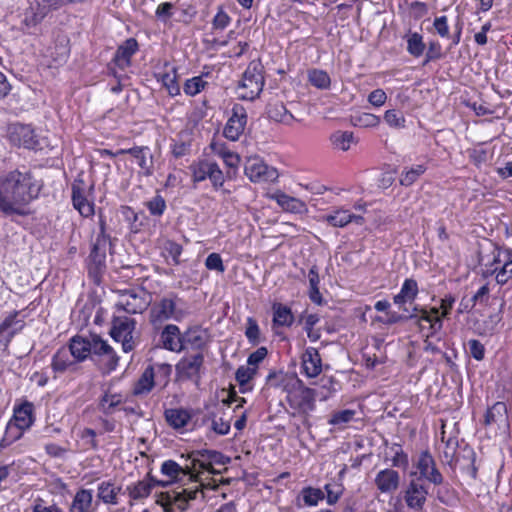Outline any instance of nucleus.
Instances as JSON below:
<instances>
[{"mask_svg": "<svg viewBox=\"0 0 512 512\" xmlns=\"http://www.w3.org/2000/svg\"><path fill=\"white\" fill-rule=\"evenodd\" d=\"M42 185L31 171L15 169L0 177V213L25 217L29 205L38 198Z\"/></svg>", "mask_w": 512, "mask_h": 512, "instance_id": "nucleus-1", "label": "nucleus"}, {"mask_svg": "<svg viewBox=\"0 0 512 512\" xmlns=\"http://www.w3.org/2000/svg\"><path fill=\"white\" fill-rule=\"evenodd\" d=\"M181 302V298L174 293H170L154 302L149 311V321L153 327L160 329L169 320L181 321L187 315V312L180 305Z\"/></svg>", "mask_w": 512, "mask_h": 512, "instance_id": "nucleus-2", "label": "nucleus"}, {"mask_svg": "<svg viewBox=\"0 0 512 512\" xmlns=\"http://www.w3.org/2000/svg\"><path fill=\"white\" fill-rule=\"evenodd\" d=\"M264 84L263 65L260 61H251L238 85L239 98L253 101L262 92Z\"/></svg>", "mask_w": 512, "mask_h": 512, "instance_id": "nucleus-3", "label": "nucleus"}, {"mask_svg": "<svg viewBox=\"0 0 512 512\" xmlns=\"http://www.w3.org/2000/svg\"><path fill=\"white\" fill-rule=\"evenodd\" d=\"M317 392L302 384L300 380L288 390L287 402L297 413L309 415L316 408Z\"/></svg>", "mask_w": 512, "mask_h": 512, "instance_id": "nucleus-4", "label": "nucleus"}, {"mask_svg": "<svg viewBox=\"0 0 512 512\" xmlns=\"http://www.w3.org/2000/svg\"><path fill=\"white\" fill-rule=\"evenodd\" d=\"M494 275L497 284L504 285L512 278V249L497 247L493 251L490 268L483 271V276Z\"/></svg>", "mask_w": 512, "mask_h": 512, "instance_id": "nucleus-5", "label": "nucleus"}, {"mask_svg": "<svg viewBox=\"0 0 512 512\" xmlns=\"http://www.w3.org/2000/svg\"><path fill=\"white\" fill-rule=\"evenodd\" d=\"M429 490L420 479H410L400 493V498L412 512H423L428 500Z\"/></svg>", "mask_w": 512, "mask_h": 512, "instance_id": "nucleus-6", "label": "nucleus"}, {"mask_svg": "<svg viewBox=\"0 0 512 512\" xmlns=\"http://www.w3.org/2000/svg\"><path fill=\"white\" fill-rule=\"evenodd\" d=\"M417 472H410L411 479H423L434 485H441L444 482V477L436 466L433 456L428 451L420 453L417 462L415 463Z\"/></svg>", "mask_w": 512, "mask_h": 512, "instance_id": "nucleus-7", "label": "nucleus"}, {"mask_svg": "<svg viewBox=\"0 0 512 512\" xmlns=\"http://www.w3.org/2000/svg\"><path fill=\"white\" fill-rule=\"evenodd\" d=\"M248 115L245 107L239 103H235L231 109L224 129L223 136L230 141H237L244 133L247 125Z\"/></svg>", "mask_w": 512, "mask_h": 512, "instance_id": "nucleus-8", "label": "nucleus"}, {"mask_svg": "<svg viewBox=\"0 0 512 512\" xmlns=\"http://www.w3.org/2000/svg\"><path fill=\"white\" fill-rule=\"evenodd\" d=\"M244 173L254 183L273 182L279 176L274 167L268 166L258 157L247 159Z\"/></svg>", "mask_w": 512, "mask_h": 512, "instance_id": "nucleus-9", "label": "nucleus"}, {"mask_svg": "<svg viewBox=\"0 0 512 512\" xmlns=\"http://www.w3.org/2000/svg\"><path fill=\"white\" fill-rule=\"evenodd\" d=\"M135 329V320L129 317H115L112 323L111 336L115 341L122 343V349L128 353L134 349L132 333Z\"/></svg>", "mask_w": 512, "mask_h": 512, "instance_id": "nucleus-10", "label": "nucleus"}, {"mask_svg": "<svg viewBox=\"0 0 512 512\" xmlns=\"http://www.w3.org/2000/svg\"><path fill=\"white\" fill-rule=\"evenodd\" d=\"M196 455L197 458L192 459V466L196 477L204 471L211 474L216 473L213 464L225 465L230 462L228 457L215 450H200L196 452Z\"/></svg>", "mask_w": 512, "mask_h": 512, "instance_id": "nucleus-11", "label": "nucleus"}, {"mask_svg": "<svg viewBox=\"0 0 512 512\" xmlns=\"http://www.w3.org/2000/svg\"><path fill=\"white\" fill-rule=\"evenodd\" d=\"M91 355L98 357L106 372H111L118 365V356L113 348L98 335L90 336Z\"/></svg>", "mask_w": 512, "mask_h": 512, "instance_id": "nucleus-12", "label": "nucleus"}, {"mask_svg": "<svg viewBox=\"0 0 512 512\" xmlns=\"http://www.w3.org/2000/svg\"><path fill=\"white\" fill-rule=\"evenodd\" d=\"M148 305L145 299V292L143 290L128 289L124 290L117 306L129 314L141 313Z\"/></svg>", "mask_w": 512, "mask_h": 512, "instance_id": "nucleus-13", "label": "nucleus"}, {"mask_svg": "<svg viewBox=\"0 0 512 512\" xmlns=\"http://www.w3.org/2000/svg\"><path fill=\"white\" fill-rule=\"evenodd\" d=\"M408 318H410V321H412L421 332L425 329L422 323H429L427 337L434 336L443 328L442 317L439 315V309L437 307L430 309L425 307L419 316L408 315Z\"/></svg>", "mask_w": 512, "mask_h": 512, "instance_id": "nucleus-14", "label": "nucleus"}, {"mask_svg": "<svg viewBox=\"0 0 512 512\" xmlns=\"http://www.w3.org/2000/svg\"><path fill=\"white\" fill-rule=\"evenodd\" d=\"M19 312L13 311L0 323V345L6 350L15 335L20 333L25 326L22 319H18Z\"/></svg>", "mask_w": 512, "mask_h": 512, "instance_id": "nucleus-15", "label": "nucleus"}, {"mask_svg": "<svg viewBox=\"0 0 512 512\" xmlns=\"http://www.w3.org/2000/svg\"><path fill=\"white\" fill-rule=\"evenodd\" d=\"M72 203L74 208L83 217H90L94 214V203L87 199V190L83 180H75L72 184Z\"/></svg>", "mask_w": 512, "mask_h": 512, "instance_id": "nucleus-16", "label": "nucleus"}, {"mask_svg": "<svg viewBox=\"0 0 512 512\" xmlns=\"http://www.w3.org/2000/svg\"><path fill=\"white\" fill-rule=\"evenodd\" d=\"M204 363V355L198 352L183 357L176 364V373L180 379H192L198 377Z\"/></svg>", "mask_w": 512, "mask_h": 512, "instance_id": "nucleus-17", "label": "nucleus"}, {"mask_svg": "<svg viewBox=\"0 0 512 512\" xmlns=\"http://www.w3.org/2000/svg\"><path fill=\"white\" fill-rule=\"evenodd\" d=\"M117 154H130L137 161L143 175L151 176L154 173V160L151 150L147 146H134L129 149H119Z\"/></svg>", "mask_w": 512, "mask_h": 512, "instance_id": "nucleus-18", "label": "nucleus"}, {"mask_svg": "<svg viewBox=\"0 0 512 512\" xmlns=\"http://www.w3.org/2000/svg\"><path fill=\"white\" fill-rule=\"evenodd\" d=\"M400 483L401 477L399 472L392 468L380 470L374 478L377 490L383 494H393L399 489Z\"/></svg>", "mask_w": 512, "mask_h": 512, "instance_id": "nucleus-19", "label": "nucleus"}, {"mask_svg": "<svg viewBox=\"0 0 512 512\" xmlns=\"http://www.w3.org/2000/svg\"><path fill=\"white\" fill-rule=\"evenodd\" d=\"M9 138L13 144L27 149H35L38 145L36 135L30 125H13L9 131Z\"/></svg>", "mask_w": 512, "mask_h": 512, "instance_id": "nucleus-20", "label": "nucleus"}, {"mask_svg": "<svg viewBox=\"0 0 512 512\" xmlns=\"http://www.w3.org/2000/svg\"><path fill=\"white\" fill-rule=\"evenodd\" d=\"M323 221L328 225L336 228H344L350 223L356 225H363L364 218L361 215H356L345 208L333 209L330 213L322 217Z\"/></svg>", "mask_w": 512, "mask_h": 512, "instance_id": "nucleus-21", "label": "nucleus"}, {"mask_svg": "<svg viewBox=\"0 0 512 512\" xmlns=\"http://www.w3.org/2000/svg\"><path fill=\"white\" fill-rule=\"evenodd\" d=\"M160 342L162 347L172 352H181L184 350L183 335L177 325L168 324L160 333Z\"/></svg>", "mask_w": 512, "mask_h": 512, "instance_id": "nucleus-22", "label": "nucleus"}, {"mask_svg": "<svg viewBox=\"0 0 512 512\" xmlns=\"http://www.w3.org/2000/svg\"><path fill=\"white\" fill-rule=\"evenodd\" d=\"M77 361L73 358L66 347L57 350L51 361V368L55 374L74 372L77 370Z\"/></svg>", "mask_w": 512, "mask_h": 512, "instance_id": "nucleus-23", "label": "nucleus"}, {"mask_svg": "<svg viewBox=\"0 0 512 512\" xmlns=\"http://www.w3.org/2000/svg\"><path fill=\"white\" fill-rule=\"evenodd\" d=\"M302 369L309 378H315L322 372V360L316 348L305 349L302 355Z\"/></svg>", "mask_w": 512, "mask_h": 512, "instance_id": "nucleus-24", "label": "nucleus"}, {"mask_svg": "<svg viewBox=\"0 0 512 512\" xmlns=\"http://www.w3.org/2000/svg\"><path fill=\"white\" fill-rule=\"evenodd\" d=\"M183 342L184 349L189 346L192 349L202 350L210 342V335L206 329L192 327L183 334Z\"/></svg>", "mask_w": 512, "mask_h": 512, "instance_id": "nucleus-25", "label": "nucleus"}, {"mask_svg": "<svg viewBox=\"0 0 512 512\" xmlns=\"http://www.w3.org/2000/svg\"><path fill=\"white\" fill-rule=\"evenodd\" d=\"M111 243L108 233L98 232L93 242L90 258L98 269L105 264L107 246Z\"/></svg>", "mask_w": 512, "mask_h": 512, "instance_id": "nucleus-26", "label": "nucleus"}, {"mask_svg": "<svg viewBox=\"0 0 512 512\" xmlns=\"http://www.w3.org/2000/svg\"><path fill=\"white\" fill-rule=\"evenodd\" d=\"M155 377V368L153 366H148L135 382L132 394L137 397L148 395L157 384Z\"/></svg>", "mask_w": 512, "mask_h": 512, "instance_id": "nucleus-27", "label": "nucleus"}, {"mask_svg": "<svg viewBox=\"0 0 512 512\" xmlns=\"http://www.w3.org/2000/svg\"><path fill=\"white\" fill-rule=\"evenodd\" d=\"M34 406L31 402L25 401L14 408L13 417L10 420L18 427L25 430L29 429L34 422Z\"/></svg>", "mask_w": 512, "mask_h": 512, "instance_id": "nucleus-28", "label": "nucleus"}, {"mask_svg": "<svg viewBox=\"0 0 512 512\" xmlns=\"http://www.w3.org/2000/svg\"><path fill=\"white\" fill-rule=\"evenodd\" d=\"M138 51V43L136 39L129 38L120 45L115 53L114 62L115 64L124 69L131 63V57Z\"/></svg>", "mask_w": 512, "mask_h": 512, "instance_id": "nucleus-29", "label": "nucleus"}, {"mask_svg": "<svg viewBox=\"0 0 512 512\" xmlns=\"http://www.w3.org/2000/svg\"><path fill=\"white\" fill-rule=\"evenodd\" d=\"M483 424L485 426L507 425L508 414L506 404L504 402H496L489 407L484 415Z\"/></svg>", "mask_w": 512, "mask_h": 512, "instance_id": "nucleus-30", "label": "nucleus"}, {"mask_svg": "<svg viewBox=\"0 0 512 512\" xmlns=\"http://www.w3.org/2000/svg\"><path fill=\"white\" fill-rule=\"evenodd\" d=\"M67 349L78 363L83 362L91 355L90 337L73 336Z\"/></svg>", "mask_w": 512, "mask_h": 512, "instance_id": "nucleus-31", "label": "nucleus"}, {"mask_svg": "<svg viewBox=\"0 0 512 512\" xmlns=\"http://www.w3.org/2000/svg\"><path fill=\"white\" fill-rule=\"evenodd\" d=\"M147 476L148 479H144L133 486L127 487V490L129 491V496L131 498L135 500L146 498L150 495L151 490L154 486L158 485L166 487L168 485V482L154 480L152 477H150L149 474Z\"/></svg>", "mask_w": 512, "mask_h": 512, "instance_id": "nucleus-32", "label": "nucleus"}, {"mask_svg": "<svg viewBox=\"0 0 512 512\" xmlns=\"http://www.w3.org/2000/svg\"><path fill=\"white\" fill-rule=\"evenodd\" d=\"M418 292L417 281L412 278L405 279L400 292L393 297V301L396 305L402 307L406 303L413 302L417 298Z\"/></svg>", "mask_w": 512, "mask_h": 512, "instance_id": "nucleus-33", "label": "nucleus"}, {"mask_svg": "<svg viewBox=\"0 0 512 512\" xmlns=\"http://www.w3.org/2000/svg\"><path fill=\"white\" fill-rule=\"evenodd\" d=\"M70 512H94L93 491L89 489H80L76 492Z\"/></svg>", "mask_w": 512, "mask_h": 512, "instance_id": "nucleus-34", "label": "nucleus"}, {"mask_svg": "<svg viewBox=\"0 0 512 512\" xmlns=\"http://www.w3.org/2000/svg\"><path fill=\"white\" fill-rule=\"evenodd\" d=\"M273 199L285 211L291 213H303L306 211V205L298 198L289 196L283 192H277L273 195Z\"/></svg>", "mask_w": 512, "mask_h": 512, "instance_id": "nucleus-35", "label": "nucleus"}, {"mask_svg": "<svg viewBox=\"0 0 512 512\" xmlns=\"http://www.w3.org/2000/svg\"><path fill=\"white\" fill-rule=\"evenodd\" d=\"M124 397L121 393L106 390L99 399L98 408L105 415H111L114 409L123 403Z\"/></svg>", "mask_w": 512, "mask_h": 512, "instance_id": "nucleus-36", "label": "nucleus"}, {"mask_svg": "<svg viewBox=\"0 0 512 512\" xmlns=\"http://www.w3.org/2000/svg\"><path fill=\"white\" fill-rule=\"evenodd\" d=\"M161 472L173 480H177L181 474L196 478L192 465L183 468L173 460L164 461L161 465Z\"/></svg>", "mask_w": 512, "mask_h": 512, "instance_id": "nucleus-37", "label": "nucleus"}, {"mask_svg": "<svg viewBox=\"0 0 512 512\" xmlns=\"http://www.w3.org/2000/svg\"><path fill=\"white\" fill-rule=\"evenodd\" d=\"M273 310V324L275 326L290 327L294 322V316L291 309L282 304L274 303Z\"/></svg>", "mask_w": 512, "mask_h": 512, "instance_id": "nucleus-38", "label": "nucleus"}, {"mask_svg": "<svg viewBox=\"0 0 512 512\" xmlns=\"http://www.w3.org/2000/svg\"><path fill=\"white\" fill-rule=\"evenodd\" d=\"M330 142L334 149L341 151H348L353 144L357 143L353 132L341 130L331 134Z\"/></svg>", "mask_w": 512, "mask_h": 512, "instance_id": "nucleus-39", "label": "nucleus"}, {"mask_svg": "<svg viewBox=\"0 0 512 512\" xmlns=\"http://www.w3.org/2000/svg\"><path fill=\"white\" fill-rule=\"evenodd\" d=\"M165 419L174 429H181L188 424L191 415L184 409H168L165 411Z\"/></svg>", "mask_w": 512, "mask_h": 512, "instance_id": "nucleus-40", "label": "nucleus"}, {"mask_svg": "<svg viewBox=\"0 0 512 512\" xmlns=\"http://www.w3.org/2000/svg\"><path fill=\"white\" fill-rule=\"evenodd\" d=\"M308 82L315 88L320 90H327L331 85V78L329 74L318 68L309 69L307 72Z\"/></svg>", "mask_w": 512, "mask_h": 512, "instance_id": "nucleus-41", "label": "nucleus"}, {"mask_svg": "<svg viewBox=\"0 0 512 512\" xmlns=\"http://www.w3.org/2000/svg\"><path fill=\"white\" fill-rule=\"evenodd\" d=\"M44 10L39 7L38 2L36 6L31 5L24 13L22 24L29 30L35 28L46 16Z\"/></svg>", "mask_w": 512, "mask_h": 512, "instance_id": "nucleus-42", "label": "nucleus"}, {"mask_svg": "<svg viewBox=\"0 0 512 512\" xmlns=\"http://www.w3.org/2000/svg\"><path fill=\"white\" fill-rule=\"evenodd\" d=\"M426 169V166L423 164L405 167L400 175V184L406 187L411 186L425 173Z\"/></svg>", "mask_w": 512, "mask_h": 512, "instance_id": "nucleus-43", "label": "nucleus"}, {"mask_svg": "<svg viewBox=\"0 0 512 512\" xmlns=\"http://www.w3.org/2000/svg\"><path fill=\"white\" fill-rule=\"evenodd\" d=\"M202 493L198 488L195 489H182L180 492H174L169 499L179 508L180 510H186L188 502L196 499L197 495Z\"/></svg>", "mask_w": 512, "mask_h": 512, "instance_id": "nucleus-44", "label": "nucleus"}, {"mask_svg": "<svg viewBox=\"0 0 512 512\" xmlns=\"http://www.w3.org/2000/svg\"><path fill=\"white\" fill-rule=\"evenodd\" d=\"M119 490L110 482H102L98 486V498L106 504H117Z\"/></svg>", "mask_w": 512, "mask_h": 512, "instance_id": "nucleus-45", "label": "nucleus"}, {"mask_svg": "<svg viewBox=\"0 0 512 512\" xmlns=\"http://www.w3.org/2000/svg\"><path fill=\"white\" fill-rule=\"evenodd\" d=\"M257 370L255 367H251L249 365L246 366H240L236 373L235 378L238 382L241 392H245L248 389H251V387H248L250 380L256 375Z\"/></svg>", "mask_w": 512, "mask_h": 512, "instance_id": "nucleus-46", "label": "nucleus"}, {"mask_svg": "<svg viewBox=\"0 0 512 512\" xmlns=\"http://www.w3.org/2000/svg\"><path fill=\"white\" fill-rule=\"evenodd\" d=\"M212 165L213 162L208 160L200 161L197 164L191 165L190 169L192 171L193 182L199 183L208 179Z\"/></svg>", "mask_w": 512, "mask_h": 512, "instance_id": "nucleus-47", "label": "nucleus"}, {"mask_svg": "<svg viewBox=\"0 0 512 512\" xmlns=\"http://www.w3.org/2000/svg\"><path fill=\"white\" fill-rule=\"evenodd\" d=\"M425 50L423 37L419 33H411L407 36V51L414 57H420Z\"/></svg>", "mask_w": 512, "mask_h": 512, "instance_id": "nucleus-48", "label": "nucleus"}, {"mask_svg": "<svg viewBox=\"0 0 512 512\" xmlns=\"http://www.w3.org/2000/svg\"><path fill=\"white\" fill-rule=\"evenodd\" d=\"M24 431L25 429L20 428L16 424L9 421L6 426L4 437L0 442V446L6 447L12 444L13 442L19 440L22 437Z\"/></svg>", "mask_w": 512, "mask_h": 512, "instance_id": "nucleus-49", "label": "nucleus"}, {"mask_svg": "<svg viewBox=\"0 0 512 512\" xmlns=\"http://www.w3.org/2000/svg\"><path fill=\"white\" fill-rule=\"evenodd\" d=\"M206 85L207 82L204 81L201 76H195L185 81L183 90L186 95L195 96L200 93Z\"/></svg>", "mask_w": 512, "mask_h": 512, "instance_id": "nucleus-50", "label": "nucleus"}, {"mask_svg": "<svg viewBox=\"0 0 512 512\" xmlns=\"http://www.w3.org/2000/svg\"><path fill=\"white\" fill-rule=\"evenodd\" d=\"M146 207L152 216H162L166 210L165 199L157 194L152 199L146 202Z\"/></svg>", "mask_w": 512, "mask_h": 512, "instance_id": "nucleus-51", "label": "nucleus"}, {"mask_svg": "<svg viewBox=\"0 0 512 512\" xmlns=\"http://www.w3.org/2000/svg\"><path fill=\"white\" fill-rule=\"evenodd\" d=\"M245 336L249 343L253 345L260 342V328L257 321L252 317L247 318Z\"/></svg>", "mask_w": 512, "mask_h": 512, "instance_id": "nucleus-52", "label": "nucleus"}, {"mask_svg": "<svg viewBox=\"0 0 512 512\" xmlns=\"http://www.w3.org/2000/svg\"><path fill=\"white\" fill-rule=\"evenodd\" d=\"M152 366L155 368L156 372V383L162 386H166L172 372V366L166 363H156Z\"/></svg>", "mask_w": 512, "mask_h": 512, "instance_id": "nucleus-53", "label": "nucleus"}, {"mask_svg": "<svg viewBox=\"0 0 512 512\" xmlns=\"http://www.w3.org/2000/svg\"><path fill=\"white\" fill-rule=\"evenodd\" d=\"M384 120L392 128H403L405 126L403 113L395 109L387 110L384 114Z\"/></svg>", "mask_w": 512, "mask_h": 512, "instance_id": "nucleus-54", "label": "nucleus"}, {"mask_svg": "<svg viewBox=\"0 0 512 512\" xmlns=\"http://www.w3.org/2000/svg\"><path fill=\"white\" fill-rule=\"evenodd\" d=\"M303 501L308 506L317 505L324 498V493L320 489L305 488L302 491Z\"/></svg>", "mask_w": 512, "mask_h": 512, "instance_id": "nucleus-55", "label": "nucleus"}, {"mask_svg": "<svg viewBox=\"0 0 512 512\" xmlns=\"http://www.w3.org/2000/svg\"><path fill=\"white\" fill-rule=\"evenodd\" d=\"M355 416V411L351 409H345L335 412L328 423L331 425H343L349 423Z\"/></svg>", "mask_w": 512, "mask_h": 512, "instance_id": "nucleus-56", "label": "nucleus"}, {"mask_svg": "<svg viewBox=\"0 0 512 512\" xmlns=\"http://www.w3.org/2000/svg\"><path fill=\"white\" fill-rule=\"evenodd\" d=\"M162 83L166 87L170 96L174 97L180 94V86L177 83L175 72L172 74L165 73L162 76Z\"/></svg>", "mask_w": 512, "mask_h": 512, "instance_id": "nucleus-57", "label": "nucleus"}, {"mask_svg": "<svg viewBox=\"0 0 512 512\" xmlns=\"http://www.w3.org/2000/svg\"><path fill=\"white\" fill-rule=\"evenodd\" d=\"M325 491L327 493L328 504H335L343 493V487L341 484L333 482L325 485Z\"/></svg>", "mask_w": 512, "mask_h": 512, "instance_id": "nucleus-58", "label": "nucleus"}, {"mask_svg": "<svg viewBox=\"0 0 512 512\" xmlns=\"http://www.w3.org/2000/svg\"><path fill=\"white\" fill-rule=\"evenodd\" d=\"M380 123V118L371 113H362L354 118V125L361 127H374Z\"/></svg>", "mask_w": 512, "mask_h": 512, "instance_id": "nucleus-59", "label": "nucleus"}, {"mask_svg": "<svg viewBox=\"0 0 512 512\" xmlns=\"http://www.w3.org/2000/svg\"><path fill=\"white\" fill-rule=\"evenodd\" d=\"M230 22V16L223 10V8H219L212 20V26L215 30H224Z\"/></svg>", "mask_w": 512, "mask_h": 512, "instance_id": "nucleus-60", "label": "nucleus"}, {"mask_svg": "<svg viewBox=\"0 0 512 512\" xmlns=\"http://www.w3.org/2000/svg\"><path fill=\"white\" fill-rule=\"evenodd\" d=\"M208 179L211 181L212 186L216 190L222 187L224 184L223 172L216 162H213Z\"/></svg>", "mask_w": 512, "mask_h": 512, "instance_id": "nucleus-61", "label": "nucleus"}, {"mask_svg": "<svg viewBox=\"0 0 512 512\" xmlns=\"http://www.w3.org/2000/svg\"><path fill=\"white\" fill-rule=\"evenodd\" d=\"M205 266L209 270H215L221 273L225 270L222 258L218 253L209 254L205 260Z\"/></svg>", "mask_w": 512, "mask_h": 512, "instance_id": "nucleus-62", "label": "nucleus"}, {"mask_svg": "<svg viewBox=\"0 0 512 512\" xmlns=\"http://www.w3.org/2000/svg\"><path fill=\"white\" fill-rule=\"evenodd\" d=\"M287 113L288 110L282 103H276L274 105H271L268 109L269 117L277 122L285 121V119L283 118L286 116Z\"/></svg>", "mask_w": 512, "mask_h": 512, "instance_id": "nucleus-63", "label": "nucleus"}, {"mask_svg": "<svg viewBox=\"0 0 512 512\" xmlns=\"http://www.w3.org/2000/svg\"><path fill=\"white\" fill-rule=\"evenodd\" d=\"M190 151V143L183 140H173L171 152L175 158L187 155Z\"/></svg>", "mask_w": 512, "mask_h": 512, "instance_id": "nucleus-64", "label": "nucleus"}]
</instances>
